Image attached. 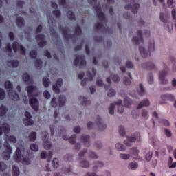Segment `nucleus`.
I'll return each mask as SVG.
<instances>
[{
  "label": "nucleus",
  "mask_w": 176,
  "mask_h": 176,
  "mask_svg": "<svg viewBox=\"0 0 176 176\" xmlns=\"http://www.w3.org/2000/svg\"><path fill=\"white\" fill-rule=\"evenodd\" d=\"M10 131V127L9 124L7 123L3 124L1 126H0V135H2L3 133L5 135V142L3 146L5 148V151L1 156L5 160H9L10 157V155L12 154L13 150L12 148L10 146L9 142L7 141H10L11 143L16 144V138L14 135H9Z\"/></svg>",
  "instance_id": "f257e3e1"
},
{
  "label": "nucleus",
  "mask_w": 176,
  "mask_h": 176,
  "mask_svg": "<svg viewBox=\"0 0 176 176\" xmlns=\"http://www.w3.org/2000/svg\"><path fill=\"white\" fill-rule=\"evenodd\" d=\"M23 151H25V147L23 145V142H19L16 145V150L15 151L14 158L17 162H21L25 165L29 166L32 164L31 160L22 155Z\"/></svg>",
  "instance_id": "f03ea898"
},
{
  "label": "nucleus",
  "mask_w": 176,
  "mask_h": 176,
  "mask_svg": "<svg viewBox=\"0 0 176 176\" xmlns=\"http://www.w3.org/2000/svg\"><path fill=\"white\" fill-rule=\"evenodd\" d=\"M94 8L98 14L99 21H101V22H99L96 25V30L101 32H109L110 29L104 27L103 25L104 23H107V19H105V16L100 10V6H96Z\"/></svg>",
  "instance_id": "7ed1b4c3"
},
{
  "label": "nucleus",
  "mask_w": 176,
  "mask_h": 176,
  "mask_svg": "<svg viewBox=\"0 0 176 176\" xmlns=\"http://www.w3.org/2000/svg\"><path fill=\"white\" fill-rule=\"evenodd\" d=\"M5 89H6L8 97L11 100H19V96L16 94V91H13V84L10 81L7 80L6 82H5Z\"/></svg>",
  "instance_id": "20e7f679"
},
{
  "label": "nucleus",
  "mask_w": 176,
  "mask_h": 176,
  "mask_svg": "<svg viewBox=\"0 0 176 176\" xmlns=\"http://www.w3.org/2000/svg\"><path fill=\"white\" fill-rule=\"evenodd\" d=\"M141 141V136L139 133H136L131 136H127L126 139L124 140V144L125 146L128 147H132L133 143L135 142H140Z\"/></svg>",
  "instance_id": "39448f33"
},
{
  "label": "nucleus",
  "mask_w": 176,
  "mask_h": 176,
  "mask_svg": "<svg viewBox=\"0 0 176 176\" xmlns=\"http://www.w3.org/2000/svg\"><path fill=\"white\" fill-rule=\"evenodd\" d=\"M137 35L138 37H133L132 38V41L134 42L135 44L139 45L143 43L142 36L148 37L150 36V31L148 30H144L143 32L141 30H138Z\"/></svg>",
  "instance_id": "423d86ee"
},
{
  "label": "nucleus",
  "mask_w": 176,
  "mask_h": 176,
  "mask_svg": "<svg viewBox=\"0 0 176 176\" xmlns=\"http://www.w3.org/2000/svg\"><path fill=\"white\" fill-rule=\"evenodd\" d=\"M49 133L47 131H44L43 132H42V141H43V145L44 147V149L46 150H50L52 144V142L50 141H49Z\"/></svg>",
  "instance_id": "0eeeda50"
},
{
  "label": "nucleus",
  "mask_w": 176,
  "mask_h": 176,
  "mask_svg": "<svg viewBox=\"0 0 176 176\" xmlns=\"http://www.w3.org/2000/svg\"><path fill=\"white\" fill-rule=\"evenodd\" d=\"M63 34V36H65V38L69 40V39H74L76 35H79L81 34V30L80 28L78 26L76 28V34L74 35L69 34V30L67 28L60 29Z\"/></svg>",
  "instance_id": "6e6552de"
},
{
  "label": "nucleus",
  "mask_w": 176,
  "mask_h": 176,
  "mask_svg": "<svg viewBox=\"0 0 176 176\" xmlns=\"http://www.w3.org/2000/svg\"><path fill=\"white\" fill-rule=\"evenodd\" d=\"M125 1H130L131 5H126L125 6V9L126 10H131V12H133L134 14L137 13L138 11V9L140 8V4L139 3H134V0H124Z\"/></svg>",
  "instance_id": "1a4fd4ad"
},
{
  "label": "nucleus",
  "mask_w": 176,
  "mask_h": 176,
  "mask_svg": "<svg viewBox=\"0 0 176 176\" xmlns=\"http://www.w3.org/2000/svg\"><path fill=\"white\" fill-rule=\"evenodd\" d=\"M95 75H96V70H95L94 69H92L91 72L88 71L87 72V78L82 80L81 85L82 86H85V84L87 83L86 80H87L88 81H93L94 78L95 77Z\"/></svg>",
  "instance_id": "9d476101"
},
{
  "label": "nucleus",
  "mask_w": 176,
  "mask_h": 176,
  "mask_svg": "<svg viewBox=\"0 0 176 176\" xmlns=\"http://www.w3.org/2000/svg\"><path fill=\"white\" fill-rule=\"evenodd\" d=\"M86 64L87 63L85 62L84 56H78L76 57V59L74 60V65L76 67L79 65L80 68H83Z\"/></svg>",
  "instance_id": "9b49d317"
},
{
  "label": "nucleus",
  "mask_w": 176,
  "mask_h": 176,
  "mask_svg": "<svg viewBox=\"0 0 176 176\" xmlns=\"http://www.w3.org/2000/svg\"><path fill=\"white\" fill-rule=\"evenodd\" d=\"M25 117L26 119L23 120L24 126H29L34 124V121L32 120V114L28 111L25 112Z\"/></svg>",
  "instance_id": "f8f14e48"
},
{
  "label": "nucleus",
  "mask_w": 176,
  "mask_h": 176,
  "mask_svg": "<svg viewBox=\"0 0 176 176\" xmlns=\"http://www.w3.org/2000/svg\"><path fill=\"white\" fill-rule=\"evenodd\" d=\"M30 104L31 107H32L34 111H38L39 102L38 99L35 98V96H33L32 97H30Z\"/></svg>",
  "instance_id": "ddd939ff"
},
{
  "label": "nucleus",
  "mask_w": 176,
  "mask_h": 176,
  "mask_svg": "<svg viewBox=\"0 0 176 176\" xmlns=\"http://www.w3.org/2000/svg\"><path fill=\"white\" fill-rule=\"evenodd\" d=\"M166 75H168V72L166 70H162L160 72L159 77H160V83L162 85H168V80L165 77Z\"/></svg>",
  "instance_id": "4468645a"
},
{
  "label": "nucleus",
  "mask_w": 176,
  "mask_h": 176,
  "mask_svg": "<svg viewBox=\"0 0 176 176\" xmlns=\"http://www.w3.org/2000/svg\"><path fill=\"white\" fill-rule=\"evenodd\" d=\"M78 100L80 101V104L85 107L90 106L91 104V101L90 100V99L83 96H79Z\"/></svg>",
  "instance_id": "2eb2a0df"
},
{
  "label": "nucleus",
  "mask_w": 176,
  "mask_h": 176,
  "mask_svg": "<svg viewBox=\"0 0 176 176\" xmlns=\"http://www.w3.org/2000/svg\"><path fill=\"white\" fill-rule=\"evenodd\" d=\"M63 85V80L62 78H58L56 81V85H54L52 86V89L54 92L56 93V94H59L60 93V87Z\"/></svg>",
  "instance_id": "dca6fc26"
},
{
  "label": "nucleus",
  "mask_w": 176,
  "mask_h": 176,
  "mask_svg": "<svg viewBox=\"0 0 176 176\" xmlns=\"http://www.w3.org/2000/svg\"><path fill=\"white\" fill-rule=\"evenodd\" d=\"M47 19H48V23H49V27L50 28L51 34L53 35L54 34L53 32L56 28V23L52 16H50L49 15H47Z\"/></svg>",
  "instance_id": "f3484780"
},
{
  "label": "nucleus",
  "mask_w": 176,
  "mask_h": 176,
  "mask_svg": "<svg viewBox=\"0 0 176 176\" xmlns=\"http://www.w3.org/2000/svg\"><path fill=\"white\" fill-rule=\"evenodd\" d=\"M78 166L79 167H82V168H88L89 167H90V162H89L87 160L79 158Z\"/></svg>",
  "instance_id": "a211bd4d"
},
{
  "label": "nucleus",
  "mask_w": 176,
  "mask_h": 176,
  "mask_svg": "<svg viewBox=\"0 0 176 176\" xmlns=\"http://www.w3.org/2000/svg\"><path fill=\"white\" fill-rule=\"evenodd\" d=\"M37 43L40 47H43L46 45V41H45V36L43 34H39L36 36Z\"/></svg>",
  "instance_id": "6ab92c4d"
},
{
  "label": "nucleus",
  "mask_w": 176,
  "mask_h": 176,
  "mask_svg": "<svg viewBox=\"0 0 176 176\" xmlns=\"http://www.w3.org/2000/svg\"><path fill=\"white\" fill-rule=\"evenodd\" d=\"M96 124L98 125L99 131H104L107 129V124L104 123L103 120L101 118L96 120Z\"/></svg>",
  "instance_id": "aec40b11"
},
{
  "label": "nucleus",
  "mask_w": 176,
  "mask_h": 176,
  "mask_svg": "<svg viewBox=\"0 0 176 176\" xmlns=\"http://www.w3.org/2000/svg\"><path fill=\"white\" fill-rule=\"evenodd\" d=\"M13 50L14 52L20 50L21 54L25 55V48H23V47L21 45H19L17 42H14Z\"/></svg>",
  "instance_id": "412c9836"
},
{
  "label": "nucleus",
  "mask_w": 176,
  "mask_h": 176,
  "mask_svg": "<svg viewBox=\"0 0 176 176\" xmlns=\"http://www.w3.org/2000/svg\"><path fill=\"white\" fill-rule=\"evenodd\" d=\"M140 52L142 57H144V58L150 56L151 53L152 52H150L148 50H146L145 47H144V45H140Z\"/></svg>",
  "instance_id": "4be33fe9"
},
{
  "label": "nucleus",
  "mask_w": 176,
  "mask_h": 176,
  "mask_svg": "<svg viewBox=\"0 0 176 176\" xmlns=\"http://www.w3.org/2000/svg\"><path fill=\"white\" fill-rule=\"evenodd\" d=\"M82 143H84L85 146L88 147L90 146V137L86 134H84L81 136V139H80Z\"/></svg>",
  "instance_id": "5701e85b"
},
{
  "label": "nucleus",
  "mask_w": 176,
  "mask_h": 176,
  "mask_svg": "<svg viewBox=\"0 0 176 176\" xmlns=\"http://www.w3.org/2000/svg\"><path fill=\"white\" fill-rule=\"evenodd\" d=\"M141 66L142 68L144 69H155V65L152 62L143 63H142Z\"/></svg>",
  "instance_id": "b1692460"
},
{
  "label": "nucleus",
  "mask_w": 176,
  "mask_h": 176,
  "mask_svg": "<svg viewBox=\"0 0 176 176\" xmlns=\"http://www.w3.org/2000/svg\"><path fill=\"white\" fill-rule=\"evenodd\" d=\"M131 153L133 156L134 159L140 160L141 157L139 156L140 151L136 147L131 148Z\"/></svg>",
  "instance_id": "393cba45"
},
{
  "label": "nucleus",
  "mask_w": 176,
  "mask_h": 176,
  "mask_svg": "<svg viewBox=\"0 0 176 176\" xmlns=\"http://www.w3.org/2000/svg\"><path fill=\"white\" fill-rule=\"evenodd\" d=\"M164 28L169 33H172L174 26L171 21H168V22L164 23Z\"/></svg>",
  "instance_id": "a878e982"
},
{
  "label": "nucleus",
  "mask_w": 176,
  "mask_h": 176,
  "mask_svg": "<svg viewBox=\"0 0 176 176\" xmlns=\"http://www.w3.org/2000/svg\"><path fill=\"white\" fill-rule=\"evenodd\" d=\"M150 102L148 99L146 98L143 100H142L138 105L137 109H140L141 108H143L144 107H149Z\"/></svg>",
  "instance_id": "bb28decb"
},
{
  "label": "nucleus",
  "mask_w": 176,
  "mask_h": 176,
  "mask_svg": "<svg viewBox=\"0 0 176 176\" xmlns=\"http://www.w3.org/2000/svg\"><path fill=\"white\" fill-rule=\"evenodd\" d=\"M161 99L163 101H167V100L173 101V100H175V96H173L172 94H167L161 96Z\"/></svg>",
  "instance_id": "cd10ccee"
},
{
  "label": "nucleus",
  "mask_w": 176,
  "mask_h": 176,
  "mask_svg": "<svg viewBox=\"0 0 176 176\" xmlns=\"http://www.w3.org/2000/svg\"><path fill=\"white\" fill-rule=\"evenodd\" d=\"M122 100H118L116 101V105L118 106V113H124V107L122 106Z\"/></svg>",
  "instance_id": "c85d7f7f"
},
{
  "label": "nucleus",
  "mask_w": 176,
  "mask_h": 176,
  "mask_svg": "<svg viewBox=\"0 0 176 176\" xmlns=\"http://www.w3.org/2000/svg\"><path fill=\"white\" fill-rule=\"evenodd\" d=\"M25 90L28 94H29L30 96H31L32 94L38 92V89H36V87H34L32 85L28 86Z\"/></svg>",
  "instance_id": "c756f323"
},
{
  "label": "nucleus",
  "mask_w": 176,
  "mask_h": 176,
  "mask_svg": "<svg viewBox=\"0 0 176 176\" xmlns=\"http://www.w3.org/2000/svg\"><path fill=\"white\" fill-rule=\"evenodd\" d=\"M133 104V101L129 97H125L124 99V105L126 108H130Z\"/></svg>",
  "instance_id": "7c9ffc66"
},
{
  "label": "nucleus",
  "mask_w": 176,
  "mask_h": 176,
  "mask_svg": "<svg viewBox=\"0 0 176 176\" xmlns=\"http://www.w3.org/2000/svg\"><path fill=\"white\" fill-rule=\"evenodd\" d=\"M137 90H138V96H145L146 89L144 87V85L142 84H140Z\"/></svg>",
  "instance_id": "2f4dec72"
},
{
  "label": "nucleus",
  "mask_w": 176,
  "mask_h": 176,
  "mask_svg": "<svg viewBox=\"0 0 176 176\" xmlns=\"http://www.w3.org/2000/svg\"><path fill=\"white\" fill-rule=\"evenodd\" d=\"M116 149L120 152H124L126 150V147L124 146V144H121L120 142H118L115 145Z\"/></svg>",
  "instance_id": "473e14b6"
},
{
  "label": "nucleus",
  "mask_w": 176,
  "mask_h": 176,
  "mask_svg": "<svg viewBox=\"0 0 176 176\" xmlns=\"http://www.w3.org/2000/svg\"><path fill=\"white\" fill-rule=\"evenodd\" d=\"M116 106V101H114V102L111 103L110 105H109L108 111H109V114H110L111 116H114V110H115Z\"/></svg>",
  "instance_id": "72a5a7b5"
},
{
  "label": "nucleus",
  "mask_w": 176,
  "mask_h": 176,
  "mask_svg": "<svg viewBox=\"0 0 176 176\" xmlns=\"http://www.w3.org/2000/svg\"><path fill=\"white\" fill-rule=\"evenodd\" d=\"M23 80L28 85H32L33 84V81L32 80L31 78H30V76L28 75V74H23Z\"/></svg>",
  "instance_id": "f704fd0d"
},
{
  "label": "nucleus",
  "mask_w": 176,
  "mask_h": 176,
  "mask_svg": "<svg viewBox=\"0 0 176 176\" xmlns=\"http://www.w3.org/2000/svg\"><path fill=\"white\" fill-rule=\"evenodd\" d=\"M148 50H149L151 52H155V41L151 40L148 43Z\"/></svg>",
  "instance_id": "c9c22d12"
},
{
  "label": "nucleus",
  "mask_w": 176,
  "mask_h": 176,
  "mask_svg": "<svg viewBox=\"0 0 176 176\" xmlns=\"http://www.w3.org/2000/svg\"><path fill=\"white\" fill-rule=\"evenodd\" d=\"M67 102V98L65 96H60L58 98V104L60 107L65 105V102Z\"/></svg>",
  "instance_id": "e433bc0d"
},
{
  "label": "nucleus",
  "mask_w": 176,
  "mask_h": 176,
  "mask_svg": "<svg viewBox=\"0 0 176 176\" xmlns=\"http://www.w3.org/2000/svg\"><path fill=\"white\" fill-rule=\"evenodd\" d=\"M139 167V164L137 162H131L128 165V169L131 170H137Z\"/></svg>",
  "instance_id": "4c0bfd02"
},
{
  "label": "nucleus",
  "mask_w": 176,
  "mask_h": 176,
  "mask_svg": "<svg viewBox=\"0 0 176 176\" xmlns=\"http://www.w3.org/2000/svg\"><path fill=\"white\" fill-rule=\"evenodd\" d=\"M7 112H8L7 107L4 105H1L0 107V117H3L4 116H6Z\"/></svg>",
  "instance_id": "58836bf2"
},
{
  "label": "nucleus",
  "mask_w": 176,
  "mask_h": 176,
  "mask_svg": "<svg viewBox=\"0 0 176 176\" xmlns=\"http://www.w3.org/2000/svg\"><path fill=\"white\" fill-rule=\"evenodd\" d=\"M19 175H20L19 168L17 167L16 165H14L12 167V176H19Z\"/></svg>",
  "instance_id": "ea45409f"
},
{
  "label": "nucleus",
  "mask_w": 176,
  "mask_h": 176,
  "mask_svg": "<svg viewBox=\"0 0 176 176\" xmlns=\"http://www.w3.org/2000/svg\"><path fill=\"white\" fill-rule=\"evenodd\" d=\"M107 1V5H106V8L109 10L111 15H113V9L109 6L110 5H113L114 3L113 0H106Z\"/></svg>",
  "instance_id": "a19ab883"
},
{
  "label": "nucleus",
  "mask_w": 176,
  "mask_h": 176,
  "mask_svg": "<svg viewBox=\"0 0 176 176\" xmlns=\"http://www.w3.org/2000/svg\"><path fill=\"white\" fill-rule=\"evenodd\" d=\"M119 157L122 160L126 161L131 158V155L126 153H120Z\"/></svg>",
  "instance_id": "79ce46f5"
},
{
  "label": "nucleus",
  "mask_w": 176,
  "mask_h": 176,
  "mask_svg": "<svg viewBox=\"0 0 176 176\" xmlns=\"http://www.w3.org/2000/svg\"><path fill=\"white\" fill-rule=\"evenodd\" d=\"M118 134L122 137L126 136V129H124V126H120L118 128Z\"/></svg>",
  "instance_id": "37998d69"
},
{
  "label": "nucleus",
  "mask_w": 176,
  "mask_h": 176,
  "mask_svg": "<svg viewBox=\"0 0 176 176\" xmlns=\"http://www.w3.org/2000/svg\"><path fill=\"white\" fill-rule=\"evenodd\" d=\"M16 25L19 28H22L25 25V21H23L22 17H17Z\"/></svg>",
  "instance_id": "c03bdc74"
},
{
  "label": "nucleus",
  "mask_w": 176,
  "mask_h": 176,
  "mask_svg": "<svg viewBox=\"0 0 176 176\" xmlns=\"http://www.w3.org/2000/svg\"><path fill=\"white\" fill-rule=\"evenodd\" d=\"M160 19L161 21V22H162L163 23H167V22H170V21H168L166 16H165V14L164 13H162L161 12L160 14Z\"/></svg>",
  "instance_id": "a18cd8bd"
},
{
  "label": "nucleus",
  "mask_w": 176,
  "mask_h": 176,
  "mask_svg": "<svg viewBox=\"0 0 176 176\" xmlns=\"http://www.w3.org/2000/svg\"><path fill=\"white\" fill-rule=\"evenodd\" d=\"M88 158L89 159H98V155L95 152L89 151V153H88Z\"/></svg>",
  "instance_id": "49530a36"
},
{
  "label": "nucleus",
  "mask_w": 176,
  "mask_h": 176,
  "mask_svg": "<svg viewBox=\"0 0 176 176\" xmlns=\"http://www.w3.org/2000/svg\"><path fill=\"white\" fill-rule=\"evenodd\" d=\"M8 66L10 67H16L19 66V61L16 60H14L12 61H9L8 62Z\"/></svg>",
  "instance_id": "de8ad7c7"
},
{
  "label": "nucleus",
  "mask_w": 176,
  "mask_h": 176,
  "mask_svg": "<svg viewBox=\"0 0 176 176\" xmlns=\"http://www.w3.org/2000/svg\"><path fill=\"white\" fill-rule=\"evenodd\" d=\"M50 83H51V81H50L48 78H43V85L44 87H49V85Z\"/></svg>",
  "instance_id": "09e8293b"
},
{
  "label": "nucleus",
  "mask_w": 176,
  "mask_h": 176,
  "mask_svg": "<svg viewBox=\"0 0 176 176\" xmlns=\"http://www.w3.org/2000/svg\"><path fill=\"white\" fill-rule=\"evenodd\" d=\"M36 132H31V133L29 135V140L31 142L36 141Z\"/></svg>",
  "instance_id": "8fccbe9b"
},
{
  "label": "nucleus",
  "mask_w": 176,
  "mask_h": 176,
  "mask_svg": "<svg viewBox=\"0 0 176 176\" xmlns=\"http://www.w3.org/2000/svg\"><path fill=\"white\" fill-rule=\"evenodd\" d=\"M116 95V91L114 90L113 88H111L110 90H109V92L107 94V96L109 98H112Z\"/></svg>",
  "instance_id": "3c124183"
},
{
  "label": "nucleus",
  "mask_w": 176,
  "mask_h": 176,
  "mask_svg": "<svg viewBox=\"0 0 176 176\" xmlns=\"http://www.w3.org/2000/svg\"><path fill=\"white\" fill-rule=\"evenodd\" d=\"M147 82H149L150 85H152L153 82H155V78L153 77V75L152 74L148 75Z\"/></svg>",
  "instance_id": "603ef678"
},
{
  "label": "nucleus",
  "mask_w": 176,
  "mask_h": 176,
  "mask_svg": "<svg viewBox=\"0 0 176 176\" xmlns=\"http://www.w3.org/2000/svg\"><path fill=\"white\" fill-rule=\"evenodd\" d=\"M169 168H175L176 167V162H173L172 157H170L169 164H168Z\"/></svg>",
  "instance_id": "864d4df0"
},
{
  "label": "nucleus",
  "mask_w": 176,
  "mask_h": 176,
  "mask_svg": "<svg viewBox=\"0 0 176 176\" xmlns=\"http://www.w3.org/2000/svg\"><path fill=\"white\" fill-rule=\"evenodd\" d=\"M52 166L54 168H58V167L59 166V162L58 158H54L52 160Z\"/></svg>",
  "instance_id": "5fc2aeb1"
},
{
  "label": "nucleus",
  "mask_w": 176,
  "mask_h": 176,
  "mask_svg": "<svg viewBox=\"0 0 176 176\" xmlns=\"http://www.w3.org/2000/svg\"><path fill=\"white\" fill-rule=\"evenodd\" d=\"M30 150L33 152H38V146L36 144H30Z\"/></svg>",
  "instance_id": "6e6d98bb"
},
{
  "label": "nucleus",
  "mask_w": 176,
  "mask_h": 176,
  "mask_svg": "<svg viewBox=\"0 0 176 176\" xmlns=\"http://www.w3.org/2000/svg\"><path fill=\"white\" fill-rule=\"evenodd\" d=\"M88 153H89V151H88L87 149H84V150L79 152L78 157L80 158L83 157L85 156L86 154H88Z\"/></svg>",
  "instance_id": "4d7b16f0"
},
{
  "label": "nucleus",
  "mask_w": 176,
  "mask_h": 176,
  "mask_svg": "<svg viewBox=\"0 0 176 176\" xmlns=\"http://www.w3.org/2000/svg\"><path fill=\"white\" fill-rule=\"evenodd\" d=\"M176 3L174 0H167V6L169 8H175Z\"/></svg>",
  "instance_id": "13d9d810"
},
{
  "label": "nucleus",
  "mask_w": 176,
  "mask_h": 176,
  "mask_svg": "<svg viewBox=\"0 0 176 176\" xmlns=\"http://www.w3.org/2000/svg\"><path fill=\"white\" fill-rule=\"evenodd\" d=\"M35 66L37 69H41L42 68V61L41 60L37 59L35 63Z\"/></svg>",
  "instance_id": "bf43d9fd"
},
{
  "label": "nucleus",
  "mask_w": 176,
  "mask_h": 176,
  "mask_svg": "<svg viewBox=\"0 0 176 176\" xmlns=\"http://www.w3.org/2000/svg\"><path fill=\"white\" fill-rule=\"evenodd\" d=\"M67 16L71 21H74L75 19V15L72 11H69L68 13H67Z\"/></svg>",
  "instance_id": "052dcab7"
},
{
  "label": "nucleus",
  "mask_w": 176,
  "mask_h": 176,
  "mask_svg": "<svg viewBox=\"0 0 176 176\" xmlns=\"http://www.w3.org/2000/svg\"><path fill=\"white\" fill-rule=\"evenodd\" d=\"M152 156H153L152 152L151 151L146 152V162H150V160L152 159Z\"/></svg>",
  "instance_id": "680f3d73"
},
{
  "label": "nucleus",
  "mask_w": 176,
  "mask_h": 176,
  "mask_svg": "<svg viewBox=\"0 0 176 176\" xmlns=\"http://www.w3.org/2000/svg\"><path fill=\"white\" fill-rule=\"evenodd\" d=\"M6 169L7 165L6 164V163L0 162V170L3 172L6 171Z\"/></svg>",
  "instance_id": "e2e57ef3"
},
{
  "label": "nucleus",
  "mask_w": 176,
  "mask_h": 176,
  "mask_svg": "<svg viewBox=\"0 0 176 176\" xmlns=\"http://www.w3.org/2000/svg\"><path fill=\"white\" fill-rule=\"evenodd\" d=\"M6 91L0 88V100H3L6 98Z\"/></svg>",
  "instance_id": "0e129e2a"
},
{
  "label": "nucleus",
  "mask_w": 176,
  "mask_h": 176,
  "mask_svg": "<svg viewBox=\"0 0 176 176\" xmlns=\"http://www.w3.org/2000/svg\"><path fill=\"white\" fill-rule=\"evenodd\" d=\"M111 77L112 80L114 82H118L120 80V77L117 75H111Z\"/></svg>",
  "instance_id": "69168bd1"
},
{
  "label": "nucleus",
  "mask_w": 176,
  "mask_h": 176,
  "mask_svg": "<svg viewBox=\"0 0 176 176\" xmlns=\"http://www.w3.org/2000/svg\"><path fill=\"white\" fill-rule=\"evenodd\" d=\"M172 14V18L173 21H175V29H176V10L173 8L171 12Z\"/></svg>",
  "instance_id": "338daca9"
},
{
  "label": "nucleus",
  "mask_w": 176,
  "mask_h": 176,
  "mask_svg": "<svg viewBox=\"0 0 176 176\" xmlns=\"http://www.w3.org/2000/svg\"><path fill=\"white\" fill-rule=\"evenodd\" d=\"M65 160L66 162H72L73 160V157L72 155L67 154L65 155Z\"/></svg>",
  "instance_id": "774afa93"
}]
</instances>
